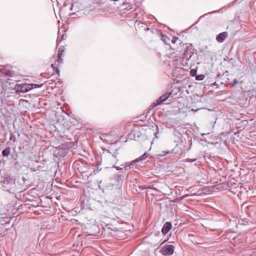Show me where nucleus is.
Wrapping results in <instances>:
<instances>
[{"mask_svg":"<svg viewBox=\"0 0 256 256\" xmlns=\"http://www.w3.org/2000/svg\"><path fill=\"white\" fill-rule=\"evenodd\" d=\"M170 153V151L166 152L165 154H162V156H165L166 154Z\"/></svg>","mask_w":256,"mask_h":256,"instance_id":"obj_37","label":"nucleus"},{"mask_svg":"<svg viewBox=\"0 0 256 256\" xmlns=\"http://www.w3.org/2000/svg\"><path fill=\"white\" fill-rule=\"evenodd\" d=\"M134 26L136 29H143L145 31H147L149 30V28L147 27L146 24H145L143 22H138V20L136 21Z\"/></svg>","mask_w":256,"mask_h":256,"instance_id":"obj_10","label":"nucleus"},{"mask_svg":"<svg viewBox=\"0 0 256 256\" xmlns=\"http://www.w3.org/2000/svg\"><path fill=\"white\" fill-rule=\"evenodd\" d=\"M100 226L102 228L101 234L103 236H108L111 234L112 230L115 232L117 230V228L115 227L112 224H106L103 222H102L100 224Z\"/></svg>","mask_w":256,"mask_h":256,"instance_id":"obj_2","label":"nucleus"},{"mask_svg":"<svg viewBox=\"0 0 256 256\" xmlns=\"http://www.w3.org/2000/svg\"><path fill=\"white\" fill-rule=\"evenodd\" d=\"M218 86V84L216 82H214L211 84L212 86Z\"/></svg>","mask_w":256,"mask_h":256,"instance_id":"obj_34","label":"nucleus"},{"mask_svg":"<svg viewBox=\"0 0 256 256\" xmlns=\"http://www.w3.org/2000/svg\"><path fill=\"white\" fill-rule=\"evenodd\" d=\"M172 228V224L170 222H166L163 226L162 229V232L163 235H166L168 232L171 230Z\"/></svg>","mask_w":256,"mask_h":256,"instance_id":"obj_8","label":"nucleus"},{"mask_svg":"<svg viewBox=\"0 0 256 256\" xmlns=\"http://www.w3.org/2000/svg\"><path fill=\"white\" fill-rule=\"evenodd\" d=\"M156 132L154 133V134L158 138V127L157 125H154Z\"/></svg>","mask_w":256,"mask_h":256,"instance_id":"obj_26","label":"nucleus"},{"mask_svg":"<svg viewBox=\"0 0 256 256\" xmlns=\"http://www.w3.org/2000/svg\"><path fill=\"white\" fill-rule=\"evenodd\" d=\"M196 70H194V69L192 70H190V74L192 76H194L196 74Z\"/></svg>","mask_w":256,"mask_h":256,"instance_id":"obj_30","label":"nucleus"},{"mask_svg":"<svg viewBox=\"0 0 256 256\" xmlns=\"http://www.w3.org/2000/svg\"><path fill=\"white\" fill-rule=\"evenodd\" d=\"M191 188H189L188 189V190H188V191L190 192V191H191V190H190Z\"/></svg>","mask_w":256,"mask_h":256,"instance_id":"obj_38","label":"nucleus"},{"mask_svg":"<svg viewBox=\"0 0 256 256\" xmlns=\"http://www.w3.org/2000/svg\"><path fill=\"white\" fill-rule=\"evenodd\" d=\"M197 160L196 158H186L184 160V162H195L196 160Z\"/></svg>","mask_w":256,"mask_h":256,"instance_id":"obj_22","label":"nucleus"},{"mask_svg":"<svg viewBox=\"0 0 256 256\" xmlns=\"http://www.w3.org/2000/svg\"><path fill=\"white\" fill-rule=\"evenodd\" d=\"M63 52H64V50H62V48H60L58 50V57H62Z\"/></svg>","mask_w":256,"mask_h":256,"instance_id":"obj_25","label":"nucleus"},{"mask_svg":"<svg viewBox=\"0 0 256 256\" xmlns=\"http://www.w3.org/2000/svg\"><path fill=\"white\" fill-rule=\"evenodd\" d=\"M55 61L58 63H62L63 60L62 57H58V58Z\"/></svg>","mask_w":256,"mask_h":256,"instance_id":"obj_28","label":"nucleus"},{"mask_svg":"<svg viewBox=\"0 0 256 256\" xmlns=\"http://www.w3.org/2000/svg\"><path fill=\"white\" fill-rule=\"evenodd\" d=\"M121 174L111 178V184L112 186H118L123 182L126 176V172H120Z\"/></svg>","mask_w":256,"mask_h":256,"instance_id":"obj_5","label":"nucleus"},{"mask_svg":"<svg viewBox=\"0 0 256 256\" xmlns=\"http://www.w3.org/2000/svg\"><path fill=\"white\" fill-rule=\"evenodd\" d=\"M161 40L167 45H170V39L166 36L162 34Z\"/></svg>","mask_w":256,"mask_h":256,"instance_id":"obj_19","label":"nucleus"},{"mask_svg":"<svg viewBox=\"0 0 256 256\" xmlns=\"http://www.w3.org/2000/svg\"><path fill=\"white\" fill-rule=\"evenodd\" d=\"M180 40L178 38H176V37H173L171 40V42L172 44H175L177 42H178L179 43H180Z\"/></svg>","mask_w":256,"mask_h":256,"instance_id":"obj_23","label":"nucleus"},{"mask_svg":"<svg viewBox=\"0 0 256 256\" xmlns=\"http://www.w3.org/2000/svg\"><path fill=\"white\" fill-rule=\"evenodd\" d=\"M22 179L24 183L26 180V179L24 176L22 178Z\"/></svg>","mask_w":256,"mask_h":256,"instance_id":"obj_36","label":"nucleus"},{"mask_svg":"<svg viewBox=\"0 0 256 256\" xmlns=\"http://www.w3.org/2000/svg\"><path fill=\"white\" fill-rule=\"evenodd\" d=\"M104 136H107V134H102Z\"/></svg>","mask_w":256,"mask_h":256,"instance_id":"obj_39","label":"nucleus"},{"mask_svg":"<svg viewBox=\"0 0 256 256\" xmlns=\"http://www.w3.org/2000/svg\"><path fill=\"white\" fill-rule=\"evenodd\" d=\"M73 7H74V4H73V3H70V10H72Z\"/></svg>","mask_w":256,"mask_h":256,"instance_id":"obj_32","label":"nucleus"},{"mask_svg":"<svg viewBox=\"0 0 256 256\" xmlns=\"http://www.w3.org/2000/svg\"><path fill=\"white\" fill-rule=\"evenodd\" d=\"M194 54V50L192 46L190 44H186L185 50L182 56V60H191Z\"/></svg>","mask_w":256,"mask_h":256,"instance_id":"obj_4","label":"nucleus"},{"mask_svg":"<svg viewBox=\"0 0 256 256\" xmlns=\"http://www.w3.org/2000/svg\"><path fill=\"white\" fill-rule=\"evenodd\" d=\"M12 90H15L16 94L27 92L30 90V84L25 82L17 83L14 84Z\"/></svg>","mask_w":256,"mask_h":256,"instance_id":"obj_3","label":"nucleus"},{"mask_svg":"<svg viewBox=\"0 0 256 256\" xmlns=\"http://www.w3.org/2000/svg\"><path fill=\"white\" fill-rule=\"evenodd\" d=\"M238 82V81L236 79H234L233 80V84H232V86H234Z\"/></svg>","mask_w":256,"mask_h":256,"instance_id":"obj_31","label":"nucleus"},{"mask_svg":"<svg viewBox=\"0 0 256 256\" xmlns=\"http://www.w3.org/2000/svg\"><path fill=\"white\" fill-rule=\"evenodd\" d=\"M204 76L203 74H199L196 76V80H202L204 78Z\"/></svg>","mask_w":256,"mask_h":256,"instance_id":"obj_21","label":"nucleus"},{"mask_svg":"<svg viewBox=\"0 0 256 256\" xmlns=\"http://www.w3.org/2000/svg\"><path fill=\"white\" fill-rule=\"evenodd\" d=\"M126 4V2H124L123 3V4H124H124Z\"/></svg>","mask_w":256,"mask_h":256,"instance_id":"obj_42","label":"nucleus"},{"mask_svg":"<svg viewBox=\"0 0 256 256\" xmlns=\"http://www.w3.org/2000/svg\"><path fill=\"white\" fill-rule=\"evenodd\" d=\"M0 184L3 190L11 194L20 192L24 188L20 180L14 176H8L2 177Z\"/></svg>","mask_w":256,"mask_h":256,"instance_id":"obj_1","label":"nucleus"},{"mask_svg":"<svg viewBox=\"0 0 256 256\" xmlns=\"http://www.w3.org/2000/svg\"><path fill=\"white\" fill-rule=\"evenodd\" d=\"M128 178V174H127V175L126 176V179H127Z\"/></svg>","mask_w":256,"mask_h":256,"instance_id":"obj_41","label":"nucleus"},{"mask_svg":"<svg viewBox=\"0 0 256 256\" xmlns=\"http://www.w3.org/2000/svg\"><path fill=\"white\" fill-rule=\"evenodd\" d=\"M25 201H26V202H27V201H30V200H25Z\"/></svg>","mask_w":256,"mask_h":256,"instance_id":"obj_40","label":"nucleus"},{"mask_svg":"<svg viewBox=\"0 0 256 256\" xmlns=\"http://www.w3.org/2000/svg\"><path fill=\"white\" fill-rule=\"evenodd\" d=\"M118 18L121 22H124V24H127L128 16L125 12H121L119 14Z\"/></svg>","mask_w":256,"mask_h":256,"instance_id":"obj_15","label":"nucleus"},{"mask_svg":"<svg viewBox=\"0 0 256 256\" xmlns=\"http://www.w3.org/2000/svg\"><path fill=\"white\" fill-rule=\"evenodd\" d=\"M53 82H54L53 80H49L46 81V82H48L49 84H52Z\"/></svg>","mask_w":256,"mask_h":256,"instance_id":"obj_35","label":"nucleus"},{"mask_svg":"<svg viewBox=\"0 0 256 256\" xmlns=\"http://www.w3.org/2000/svg\"><path fill=\"white\" fill-rule=\"evenodd\" d=\"M202 193H194L192 194H184V195L180 196V200H182L186 198H188V197L190 196H202Z\"/></svg>","mask_w":256,"mask_h":256,"instance_id":"obj_17","label":"nucleus"},{"mask_svg":"<svg viewBox=\"0 0 256 256\" xmlns=\"http://www.w3.org/2000/svg\"><path fill=\"white\" fill-rule=\"evenodd\" d=\"M171 92L166 93L161 96L156 102H154L152 104L154 105L153 108H154L160 105L162 102H165L171 95Z\"/></svg>","mask_w":256,"mask_h":256,"instance_id":"obj_7","label":"nucleus"},{"mask_svg":"<svg viewBox=\"0 0 256 256\" xmlns=\"http://www.w3.org/2000/svg\"><path fill=\"white\" fill-rule=\"evenodd\" d=\"M102 170L101 168H100V165H98L97 166V168L96 169V170H93V174H96V173H98V172H99L100 170Z\"/></svg>","mask_w":256,"mask_h":256,"instance_id":"obj_27","label":"nucleus"},{"mask_svg":"<svg viewBox=\"0 0 256 256\" xmlns=\"http://www.w3.org/2000/svg\"><path fill=\"white\" fill-rule=\"evenodd\" d=\"M16 140V138L14 134H12V133L10 134V140H12L13 142H15Z\"/></svg>","mask_w":256,"mask_h":256,"instance_id":"obj_24","label":"nucleus"},{"mask_svg":"<svg viewBox=\"0 0 256 256\" xmlns=\"http://www.w3.org/2000/svg\"><path fill=\"white\" fill-rule=\"evenodd\" d=\"M174 246L171 244H166L161 248L160 252L164 256H171L173 254Z\"/></svg>","mask_w":256,"mask_h":256,"instance_id":"obj_6","label":"nucleus"},{"mask_svg":"<svg viewBox=\"0 0 256 256\" xmlns=\"http://www.w3.org/2000/svg\"><path fill=\"white\" fill-rule=\"evenodd\" d=\"M227 36L226 32H222L219 34L216 37V40L219 42H222L224 41Z\"/></svg>","mask_w":256,"mask_h":256,"instance_id":"obj_12","label":"nucleus"},{"mask_svg":"<svg viewBox=\"0 0 256 256\" xmlns=\"http://www.w3.org/2000/svg\"><path fill=\"white\" fill-rule=\"evenodd\" d=\"M0 72L3 74L4 76L6 77H12L14 75L12 70L6 68H1Z\"/></svg>","mask_w":256,"mask_h":256,"instance_id":"obj_11","label":"nucleus"},{"mask_svg":"<svg viewBox=\"0 0 256 256\" xmlns=\"http://www.w3.org/2000/svg\"><path fill=\"white\" fill-rule=\"evenodd\" d=\"M74 14H75V12H74L73 14H72V15H74Z\"/></svg>","mask_w":256,"mask_h":256,"instance_id":"obj_43","label":"nucleus"},{"mask_svg":"<svg viewBox=\"0 0 256 256\" xmlns=\"http://www.w3.org/2000/svg\"><path fill=\"white\" fill-rule=\"evenodd\" d=\"M66 38V36L64 34H62V40H65Z\"/></svg>","mask_w":256,"mask_h":256,"instance_id":"obj_33","label":"nucleus"},{"mask_svg":"<svg viewBox=\"0 0 256 256\" xmlns=\"http://www.w3.org/2000/svg\"><path fill=\"white\" fill-rule=\"evenodd\" d=\"M53 71L58 74V76H60V70L58 66H56L54 64H52L50 65Z\"/></svg>","mask_w":256,"mask_h":256,"instance_id":"obj_18","label":"nucleus"},{"mask_svg":"<svg viewBox=\"0 0 256 256\" xmlns=\"http://www.w3.org/2000/svg\"><path fill=\"white\" fill-rule=\"evenodd\" d=\"M128 166H124L123 168H119V166H116V168L117 170H122L123 169H124V171H126V168Z\"/></svg>","mask_w":256,"mask_h":256,"instance_id":"obj_29","label":"nucleus"},{"mask_svg":"<svg viewBox=\"0 0 256 256\" xmlns=\"http://www.w3.org/2000/svg\"><path fill=\"white\" fill-rule=\"evenodd\" d=\"M2 154L4 157H8L10 154V146L6 147L2 152Z\"/></svg>","mask_w":256,"mask_h":256,"instance_id":"obj_16","label":"nucleus"},{"mask_svg":"<svg viewBox=\"0 0 256 256\" xmlns=\"http://www.w3.org/2000/svg\"><path fill=\"white\" fill-rule=\"evenodd\" d=\"M10 158L12 160V162L16 166L18 164V162L17 161V159L18 158V154L14 148V152L11 153L10 154Z\"/></svg>","mask_w":256,"mask_h":256,"instance_id":"obj_13","label":"nucleus"},{"mask_svg":"<svg viewBox=\"0 0 256 256\" xmlns=\"http://www.w3.org/2000/svg\"><path fill=\"white\" fill-rule=\"evenodd\" d=\"M30 84V90H32L34 88H40L44 85V84H38L32 83V84Z\"/></svg>","mask_w":256,"mask_h":256,"instance_id":"obj_20","label":"nucleus"},{"mask_svg":"<svg viewBox=\"0 0 256 256\" xmlns=\"http://www.w3.org/2000/svg\"><path fill=\"white\" fill-rule=\"evenodd\" d=\"M62 146H59V148L58 149V157H64L67 154L68 150L66 148H62Z\"/></svg>","mask_w":256,"mask_h":256,"instance_id":"obj_14","label":"nucleus"},{"mask_svg":"<svg viewBox=\"0 0 256 256\" xmlns=\"http://www.w3.org/2000/svg\"><path fill=\"white\" fill-rule=\"evenodd\" d=\"M148 156V154L146 152H145L142 156H140L139 158H136L135 160H132L130 164H129V168H130L132 166H133L136 163L143 160L146 159V158H147Z\"/></svg>","mask_w":256,"mask_h":256,"instance_id":"obj_9","label":"nucleus"}]
</instances>
